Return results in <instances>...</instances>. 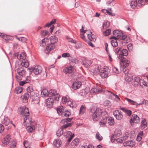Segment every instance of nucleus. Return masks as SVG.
I'll return each mask as SVG.
<instances>
[{"label": "nucleus", "mask_w": 148, "mask_h": 148, "mask_svg": "<svg viewBox=\"0 0 148 148\" xmlns=\"http://www.w3.org/2000/svg\"><path fill=\"white\" fill-rule=\"evenodd\" d=\"M125 99L129 103H130L131 104L133 105H135L136 104V102L133 100H131L125 97Z\"/></svg>", "instance_id": "43"}, {"label": "nucleus", "mask_w": 148, "mask_h": 148, "mask_svg": "<svg viewBox=\"0 0 148 148\" xmlns=\"http://www.w3.org/2000/svg\"><path fill=\"white\" fill-rule=\"evenodd\" d=\"M139 121V117L135 114L132 115V118L130 120V122L131 125H133L134 123H137Z\"/></svg>", "instance_id": "9"}, {"label": "nucleus", "mask_w": 148, "mask_h": 148, "mask_svg": "<svg viewBox=\"0 0 148 148\" xmlns=\"http://www.w3.org/2000/svg\"><path fill=\"white\" fill-rule=\"evenodd\" d=\"M113 115L116 119L118 120H121L123 117V115L118 110H115L113 112Z\"/></svg>", "instance_id": "11"}, {"label": "nucleus", "mask_w": 148, "mask_h": 148, "mask_svg": "<svg viewBox=\"0 0 148 148\" xmlns=\"http://www.w3.org/2000/svg\"><path fill=\"white\" fill-rule=\"evenodd\" d=\"M26 90L27 92L29 93L30 95L33 92H36V91L34 88L33 86L32 85L28 86Z\"/></svg>", "instance_id": "20"}, {"label": "nucleus", "mask_w": 148, "mask_h": 148, "mask_svg": "<svg viewBox=\"0 0 148 148\" xmlns=\"http://www.w3.org/2000/svg\"><path fill=\"white\" fill-rule=\"evenodd\" d=\"M53 145L56 147H60L62 144L61 140L60 139L55 140L53 142Z\"/></svg>", "instance_id": "22"}, {"label": "nucleus", "mask_w": 148, "mask_h": 148, "mask_svg": "<svg viewBox=\"0 0 148 148\" xmlns=\"http://www.w3.org/2000/svg\"><path fill=\"white\" fill-rule=\"evenodd\" d=\"M102 119H101L99 122V125L101 126H105L107 122V118L108 117H106L105 116H102Z\"/></svg>", "instance_id": "21"}, {"label": "nucleus", "mask_w": 148, "mask_h": 148, "mask_svg": "<svg viewBox=\"0 0 148 148\" xmlns=\"http://www.w3.org/2000/svg\"><path fill=\"white\" fill-rule=\"evenodd\" d=\"M71 125V123H67L66 124H65L64 125H62L61 127V129H62V130H63L64 129H66L67 127L70 126V125Z\"/></svg>", "instance_id": "55"}, {"label": "nucleus", "mask_w": 148, "mask_h": 148, "mask_svg": "<svg viewBox=\"0 0 148 148\" xmlns=\"http://www.w3.org/2000/svg\"><path fill=\"white\" fill-rule=\"evenodd\" d=\"M96 138L99 141L102 140L103 138V137L101 136L99 132L96 133Z\"/></svg>", "instance_id": "46"}, {"label": "nucleus", "mask_w": 148, "mask_h": 148, "mask_svg": "<svg viewBox=\"0 0 148 148\" xmlns=\"http://www.w3.org/2000/svg\"><path fill=\"white\" fill-rule=\"evenodd\" d=\"M17 57L18 59H22L25 60L26 58V54L24 53H21L20 54H18L17 55Z\"/></svg>", "instance_id": "28"}, {"label": "nucleus", "mask_w": 148, "mask_h": 148, "mask_svg": "<svg viewBox=\"0 0 148 148\" xmlns=\"http://www.w3.org/2000/svg\"><path fill=\"white\" fill-rule=\"evenodd\" d=\"M64 131L62 130V129L61 128L59 129L57 131L56 133V134L58 137H60L61 136L63 133Z\"/></svg>", "instance_id": "45"}, {"label": "nucleus", "mask_w": 148, "mask_h": 148, "mask_svg": "<svg viewBox=\"0 0 148 148\" xmlns=\"http://www.w3.org/2000/svg\"><path fill=\"white\" fill-rule=\"evenodd\" d=\"M110 39H113L111 41V43L113 47H116L118 46V42L117 41V39H117L116 38L113 36L110 37Z\"/></svg>", "instance_id": "18"}, {"label": "nucleus", "mask_w": 148, "mask_h": 148, "mask_svg": "<svg viewBox=\"0 0 148 148\" xmlns=\"http://www.w3.org/2000/svg\"><path fill=\"white\" fill-rule=\"evenodd\" d=\"M128 55V51L126 49H123L121 50V51L120 54L118 57L119 59H121L122 60V58H125L123 56H126Z\"/></svg>", "instance_id": "13"}, {"label": "nucleus", "mask_w": 148, "mask_h": 148, "mask_svg": "<svg viewBox=\"0 0 148 148\" xmlns=\"http://www.w3.org/2000/svg\"><path fill=\"white\" fill-rule=\"evenodd\" d=\"M59 115H61L63 117H68L71 115V114L69 111L66 110L65 111L62 112V113Z\"/></svg>", "instance_id": "29"}, {"label": "nucleus", "mask_w": 148, "mask_h": 148, "mask_svg": "<svg viewBox=\"0 0 148 148\" xmlns=\"http://www.w3.org/2000/svg\"><path fill=\"white\" fill-rule=\"evenodd\" d=\"M101 90L102 89L101 87L96 86V87H95L94 88H92L91 90V91L93 93H98L100 92Z\"/></svg>", "instance_id": "24"}, {"label": "nucleus", "mask_w": 148, "mask_h": 148, "mask_svg": "<svg viewBox=\"0 0 148 148\" xmlns=\"http://www.w3.org/2000/svg\"><path fill=\"white\" fill-rule=\"evenodd\" d=\"M135 145V142L133 140H127L123 143L124 147L129 146L131 147H134Z\"/></svg>", "instance_id": "12"}, {"label": "nucleus", "mask_w": 148, "mask_h": 148, "mask_svg": "<svg viewBox=\"0 0 148 148\" xmlns=\"http://www.w3.org/2000/svg\"><path fill=\"white\" fill-rule=\"evenodd\" d=\"M123 140L122 139L118 138L116 139V141L118 144L121 143L123 142Z\"/></svg>", "instance_id": "64"}, {"label": "nucleus", "mask_w": 148, "mask_h": 148, "mask_svg": "<svg viewBox=\"0 0 148 148\" xmlns=\"http://www.w3.org/2000/svg\"><path fill=\"white\" fill-rule=\"evenodd\" d=\"M16 71L18 75L21 76L19 77V78H18L20 80L21 79V77L24 76L25 74V71L24 69V68L22 67H19L17 69H16Z\"/></svg>", "instance_id": "7"}, {"label": "nucleus", "mask_w": 148, "mask_h": 148, "mask_svg": "<svg viewBox=\"0 0 148 148\" xmlns=\"http://www.w3.org/2000/svg\"><path fill=\"white\" fill-rule=\"evenodd\" d=\"M49 41V39L47 38H45L42 40V42L40 43V46L42 47L45 46L46 45V43Z\"/></svg>", "instance_id": "40"}, {"label": "nucleus", "mask_w": 148, "mask_h": 148, "mask_svg": "<svg viewBox=\"0 0 148 148\" xmlns=\"http://www.w3.org/2000/svg\"><path fill=\"white\" fill-rule=\"evenodd\" d=\"M74 67L67 66L64 68L63 72L66 74H69L74 71Z\"/></svg>", "instance_id": "10"}, {"label": "nucleus", "mask_w": 148, "mask_h": 148, "mask_svg": "<svg viewBox=\"0 0 148 148\" xmlns=\"http://www.w3.org/2000/svg\"><path fill=\"white\" fill-rule=\"evenodd\" d=\"M82 83L80 82H75L73 83L72 88L74 90H76L79 88L81 86Z\"/></svg>", "instance_id": "17"}, {"label": "nucleus", "mask_w": 148, "mask_h": 148, "mask_svg": "<svg viewBox=\"0 0 148 148\" xmlns=\"http://www.w3.org/2000/svg\"><path fill=\"white\" fill-rule=\"evenodd\" d=\"M18 113L24 116L29 115V111L28 108L23 106L18 108Z\"/></svg>", "instance_id": "4"}, {"label": "nucleus", "mask_w": 148, "mask_h": 148, "mask_svg": "<svg viewBox=\"0 0 148 148\" xmlns=\"http://www.w3.org/2000/svg\"><path fill=\"white\" fill-rule=\"evenodd\" d=\"M67 105L70 107L72 108H75L77 106V105L75 102H72L70 100L67 103Z\"/></svg>", "instance_id": "38"}, {"label": "nucleus", "mask_w": 148, "mask_h": 148, "mask_svg": "<svg viewBox=\"0 0 148 148\" xmlns=\"http://www.w3.org/2000/svg\"><path fill=\"white\" fill-rule=\"evenodd\" d=\"M122 68L123 69V73L125 74V80H127L128 81H130L131 80V79H130V78H129V79H128V77H129V76L127 75V74L128 73V70L127 69H126L125 68Z\"/></svg>", "instance_id": "27"}, {"label": "nucleus", "mask_w": 148, "mask_h": 148, "mask_svg": "<svg viewBox=\"0 0 148 148\" xmlns=\"http://www.w3.org/2000/svg\"><path fill=\"white\" fill-rule=\"evenodd\" d=\"M0 122L8 125L10 123V121L7 117L2 116L0 117Z\"/></svg>", "instance_id": "8"}, {"label": "nucleus", "mask_w": 148, "mask_h": 148, "mask_svg": "<svg viewBox=\"0 0 148 148\" xmlns=\"http://www.w3.org/2000/svg\"><path fill=\"white\" fill-rule=\"evenodd\" d=\"M120 109L124 112L128 116H130L132 114V112L130 110H127L126 108H121Z\"/></svg>", "instance_id": "31"}, {"label": "nucleus", "mask_w": 148, "mask_h": 148, "mask_svg": "<svg viewBox=\"0 0 148 148\" xmlns=\"http://www.w3.org/2000/svg\"><path fill=\"white\" fill-rule=\"evenodd\" d=\"M113 71L116 74H118L119 73L118 68L116 67H114L113 68Z\"/></svg>", "instance_id": "63"}, {"label": "nucleus", "mask_w": 148, "mask_h": 148, "mask_svg": "<svg viewBox=\"0 0 148 148\" xmlns=\"http://www.w3.org/2000/svg\"><path fill=\"white\" fill-rule=\"evenodd\" d=\"M86 111L85 107L83 105H82L80 108L79 114H83Z\"/></svg>", "instance_id": "42"}, {"label": "nucleus", "mask_w": 148, "mask_h": 148, "mask_svg": "<svg viewBox=\"0 0 148 148\" xmlns=\"http://www.w3.org/2000/svg\"><path fill=\"white\" fill-rule=\"evenodd\" d=\"M108 122L109 124L110 125H113L114 123V118L111 117H108Z\"/></svg>", "instance_id": "36"}, {"label": "nucleus", "mask_w": 148, "mask_h": 148, "mask_svg": "<svg viewBox=\"0 0 148 148\" xmlns=\"http://www.w3.org/2000/svg\"><path fill=\"white\" fill-rule=\"evenodd\" d=\"M49 97L54 96V97L55 100H58L60 97V95L56 92V90L51 89L49 90Z\"/></svg>", "instance_id": "6"}, {"label": "nucleus", "mask_w": 148, "mask_h": 148, "mask_svg": "<svg viewBox=\"0 0 148 148\" xmlns=\"http://www.w3.org/2000/svg\"><path fill=\"white\" fill-rule=\"evenodd\" d=\"M115 134L117 136H120L121 134V133L120 130H116L114 132Z\"/></svg>", "instance_id": "51"}, {"label": "nucleus", "mask_w": 148, "mask_h": 148, "mask_svg": "<svg viewBox=\"0 0 148 148\" xmlns=\"http://www.w3.org/2000/svg\"><path fill=\"white\" fill-rule=\"evenodd\" d=\"M113 34L114 36L117 37V39H119L120 36H121V33L118 30H114L113 31Z\"/></svg>", "instance_id": "35"}, {"label": "nucleus", "mask_w": 148, "mask_h": 148, "mask_svg": "<svg viewBox=\"0 0 148 148\" xmlns=\"http://www.w3.org/2000/svg\"><path fill=\"white\" fill-rule=\"evenodd\" d=\"M91 62L90 60H86L83 62L84 66L86 68H88V66L91 65Z\"/></svg>", "instance_id": "37"}, {"label": "nucleus", "mask_w": 148, "mask_h": 148, "mask_svg": "<svg viewBox=\"0 0 148 148\" xmlns=\"http://www.w3.org/2000/svg\"><path fill=\"white\" fill-rule=\"evenodd\" d=\"M127 36L125 35H123V34L121 33V36H120L119 38V39L120 38L123 40H126Z\"/></svg>", "instance_id": "60"}, {"label": "nucleus", "mask_w": 148, "mask_h": 148, "mask_svg": "<svg viewBox=\"0 0 148 148\" xmlns=\"http://www.w3.org/2000/svg\"><path fill=\"white\" fill-rule=\"evenodd\" d=\"M26 130L29 133H32L35 130V127L34 126H31L30 125H26Z\"/></svg>", "instance_id": "30"}, {"label": "nucleus", "mask_w": 148, "mask_h": 148, "mask_svg": "<svg viewBox=\"0 0 148 148\" xmlns=\"http://www.w3.org/2000/svg\"><path fill=\"white\" fill-rule=\"evenodd\" d=\"M23 90V89L22 87L20 86H18L16 88L14 92L16 93L19 94L22 92Z\"/></svg>", "instance_id": "39"}, {"label": "nucleus", "mask_w": 148, "mask_h": 148, "mask_svg": "<svg viewBox=\"0 0 148 148\" xmlns=\"http://www.w3.org/2000/svg\"><path fill=\"white\" fill-rule=\"evenodd\" d=\"M49 32L47 30H44L41 32V34L42 36H45L48 35Z\"/></svg>", "instance_id": "58"}, {"label": "nucleus", "mask_w": 148, "mask_h": 148, "mask_svg": "<svg viewBox=\"0 0 148 148\" xmlns=\"http://www.w3.org/2000/svg\"><path fill=\"white\" fill-rule=\"evenodd\" d=\"M148 2V0H145V1H144V0H138L137 5L139 7H141L143 6L145 4V3H147Z\"/></svg>", "instance_id": "26"}, {"label": "nucleus", "mask_w": 148, "mask_h": 148, "mask_svg": "<svg viewBox=\"0 0 148 148\" xmlns=\"http://www.w3.org/2000/svg\"><path fill=\"white\" fill-rule=\"evenodd\" d=\"M73 134L70 131H67L64 133V135L66 137H69Z\"/></svg>", "instance_id": "49"}, {"label": "nucleus", "mask_w": 148, "mask_h": 148, "mask_svg": "<svg viewBox=\"0 0 148 148\" xmlns=\"http://www.w3.org/2000/svg\"><path fill=\"white\" fill-rule=\"evenodd\" d=\"M22 66L25 67L26 68L28 67L29 66L28 63L26 61H23L21 63Z\"/></svg>", "instance_id": "53"}, {"label": "nucleus", "mask_w": 148, "mask_h": 148, "mask_svg": "<svg viewBox=\"0 0 148 148\" xmlns=\"http://www.w3.org/2000/svg\"><path fill=\"white\" fill-rule=\"evenodd\" d=\"M101 66H98V70L99 73V75L102 78H105L108 77L109 72V69L108 68L105 66L103 68L102 70L100 69Z\"/></svg>", "instance_id": "3"}, {"label": "nucleus", "mask_w": 148, "mask_h": 148, "mask_svg": "<svg viewBox=\"0 0 148 148\" xmlns=\"http://www.w3.org/2000/svg\"><path fill=\"white\" fill-rule=\"evenodd\" d=\"M49 92L46 89H43L41 92V95L43 97L49 96Z\"/></svg>", "instance_id": "32"}, {"label": "nucleus", "mask_w": 148, "mask_h": 148, "mask_svg": "<svg viewBox=\"0 0 148 148\" xmlns=\"http://www.w3.org/2000/svg\"><path fill=\"white\" fill-rule=\"evenodd\" d=\"M110 25V23L109 22L107 21L104 23H103V28L104 29H106L107 28L109 27Z\"/></svg>", "instance_id": "47"}, {"label": "nucleus", "mask_w": 148, "mask_h": 148, "mask_svg": "<svg viewBox=\"0 0 148 148\" xmlns=\"http://www.w3.org/2000/svg\"><path fill=\"white\" fill-rule=\"evenodd\" d=\"M70 100L69 97L68 96L63 97L62 98V102L63 103H65L66 102L67 103Z\"/></svg>", "instance_id": "33"}, {"label": "nucleus", "mask_w": 148, "mask_h": 148, "mask_svg": "<svg viewBox=\"0 0 148 148\" xmlns=\"http://www.w3.org/2000/svg\"><path fill=\"white\" fill-rule=\"evenodd\" d=\"M23 144L26 148H30V144H29V142L27 141H24Z\"/></svg>", "instance_id": "48"}, {"label": "nucleus", "mask_w": 148, "mask_h": 148, "mask_svg": "<svg viewBox=\"0 0 148 148\" xmlns=\"http://www.w3.org/2000/svg\"><path fill=\"white\" fill-rule=\"evenodd\" d=\"M30 94L27 92L25 93L23 96V100H25V102H26L27 101L28 99H29L30 97Z\"/></svg>", "instance_id": "41"}, {"label": "nucleus", "mask_w": 148, "mask_h": 148, "mask_svg": "<svg viewBox=\"0 0 148 148\" xmlns=\"http://www.w3.org/2000/svg\"><path fill=\"white\" fill-rule=\"evenodd\" d=\"M122 59V60L121 59L119 60L122 63L123 66L122 68H125L129 66L130 61L127 60L125 58H123Z\"/></svg>", "instance_id": "15"}, {"label": "nucleus", "mask_w": 148, "mask_h": 148, "mask_svg": "<svg viewBox=\"0 0 148 148\" xmlns=\"http://www.w3.org/2000/svg\"><path fill=\"white\" fill-rule=\"evenodd\" d=\"M55 100V98L54 97V98H48L47 100V101L49 103H52L53 104V103Z\"/></svg>", "instance_id": "54"}, {"label": "nucleus", "mask_w": 148, "mask_h": 148, "mask_svg": "<svg viewBox=\"0 0 148 148\" xmlns=\"http://www.w3.org/2000/svg\"><path fill=\"white\" fill-rule=\"evenodd\" d=\"M29 80L26 79L25 80L21 81L19 82V85L21 86H23L24 84L26 83L29 82Z\"/></svg>", "instance_id": "52"}, {"label": "nucleus", "mask_w": 148, "mask_h": 148, "mask_svg": "<svg viewBox=\"0 0 148 148\" xmlns=\"http://www.w3.org/2000/svg\"><path fill=\"white\" fill-rule=\"evenodd\" d=\"M90 112L92 113V116L94 121H97L101 116H105L106 117H108V116L107 112L102 111L101 109L99 108H92L90 109Z\"/></svg>", "instance_id": "1"}, {"label": "nucleus", "mask_w": 148, "mask_h": 148, "mask_svg": "<svg viewBox=\"0 0 148 148\" xmlns=\"http://www.w3.org/2000/svg\"><path fill=\"white\" fill-rule=\"evenodd\" d=\"M10 139V136L8 134L5 137L3 138V140L2 141V143L4 145H7L9 143Z\"/></svg>", "instance_id": "23"}, {"label": "nucleus", "mask_w": 148, "mask_h": 148, "mask_svg": "<svg viewBox=\"0 0 148 148\" xmlns=\"http://www.w3.org/2000/svg\"><path fill=\"white\" fill-rule=\"evenodd\" d=\"M121 51V48L120 47H118L115 49V52L118 55H119L120 54Z\"/></svg>", "instance_id": "59"}, {"label": "nucleus", "mask_w": 148, "mask_h": 148, "mask_svg": "<svg viewBox=\"0 0 148 148\" xmlns=\"http://www.w3.org/2000/svg\"><path fill=\"white\" fill-rule=\"evenodd\" d=\"M111 32V29H108L106 30L103 32V34L105 36H107L109 35Z\"/></svg>", "instance_id": "50"}, {"label": "nucleus", "mask_w": 148, "mask_h": 148, "mask_svg": "<svg viewBox=\"0 0 148 148\" xmlns=\"http://www.w3.org/2000/svg\"><path fill=\"white\" fill-rule=\"evenodd\" d=\"M50 44H48L46 47L45 51L46 53H49L51 50L53 49L55 47L54 44L58 42V38L55 36H52L50 37Z\"/></svg>", "instance_id": "2"}, {"label": "nucleus", "mask_w": 148, "mask_h": 148, "mask_svg": "<svg viewBox=\"0 0 148 148\" xmlns=\"http://www.w3.org/2000/svg\"><path fill=\"white\" fill-rule=\"evenodd\" d=\"M137 0H132L130 3V6L133 9H134L137 6Z\"/></svg>", "instance_id": "34"}, {"label": "nucleus", "mask_w": 148, "mask_h": 148, "mask_svg": "<svg viewBox=\"0 0 148 148\" xmlns=\"http://www.w3.org/2000/svg\"><path fill=\"white\" fill-rule=\"evenodd\" d=\"M147 126V123L146 119L143 118L140 124V127L142 130L144 129Z\"/></svg>", "instance_id": "25"}, {"label": "nucleus", "mask_w": 148, "mask_h": 148, "mask_svg": "<svg viewBox=\"0 0 148 148\" xmlns=\"http://www.w3.org/2000/svg\"><path fill=\"white\" fill-rule=\"evenodd\" d=\"M75 60H71V62L69 63V66H72V67H74V66L76 64Z\"/></svg>", "instance_id": "56"}, {"label": "nucleus", "mask_w": 148, "mask_h": 148, "mask_svg": "<svg viewBox=\"0 0 148 148\" xmlns=\"http://www.w3.org/2000/svg\"><path fill=\"white\" fill-rule=\"evenodd\" d=\"M30 98L32 101H34V103H39L40 101L39 94L38 93L37 91L31 94L30 95Z\"/></svg>", "instance_id": "5"}, {"label": "nucleus", "mask_w": 148, "mask_h": 148, "mask_svg": "<svg viewBox=\"0 0 148 148\" xmlns=\"http://www.w3.org/2000/svg\"><path fill=\"white\" fill-rule=\"evenodd\" d=\"M107 92H108L111 93L112 95L115 96V98L116 99L117 101H118L117 99H118V100H120V99L119 97V96L115 94H114L112 92L109 91H108Z\"/></svg>", "instance_id": "61"}, {"label": "nucleus", "mask_w": 148, "mask_h": 148, "mask_svg": "<svg viewBox=\"0 0 148 148\" xmlns=\"http://www.w3.org/2000/svg\"><path fill=\"white\" fill-rule=\"evenodd\" d=\"M129 137V136L128 133L127 132H126L124 134L122 138L123 139V140H125L127 139Z\"/></svg>", "instance_id": "57"}, {"label": "nucleus", "mask_w": 148, "mask_h": 148, "mask_svg": "<svg viewBox=\"0 0 148 148\" xmlns=\"http://www.w3.org/2000/svg\"><path fill=\"white\" fill-rule=\"evenodd\" d=\"M42 71V67L39 66H35L33 69V72L35 75H37L41 73Z\"/></svg>", "instance_id": "14"}, {"label": "nucleus", "mask_w": 148, "mask_h": 148, "mask_svg": "<svg viewBox=\"0 0 148 148\" xmlns=\"http://www.w3.org/2000/svg\"><path fill=\"white\" fill-rule=\"evenodd\" d=\"M24 125L26 126L27 125H30L31 123V119L29 116H25L24 118Z\"/></svg>", "instance_id": "16"}, {"label": "nucleus", "mask_w": 148, "mask_h": 148, "mask_svg": "<svg viewBox=\"0 0 148 148\" xmlns=\"http://www.w3.org/2000/svg\"><path fill=\"white\" fill-rule=\"evenodd\" d=\"M62 56L63 58L69 57L70 56V55L68 53H64L62 54Z\"/></svg>", "instance_id": "62"}, {"label": "nucleus", "mask_w": 148, "mask_h": 148, "mask_svg": "<svg viewBox=\"0 0 148 148\" xmlns=\"http://www.w3.org/2000/svg\"><path fill=\"white\" fill-rule=\"evenodd\" d=\"M57 110V112L59 114L62 113V112H64L65 111L64 107L62 106H60L59 108H58Z\"/></svg>", "instance_id": "44"}, {"label": "nucleus", "mask_w": 148, "mask_h": 148, "mask_svg": "<svg viewBox=\"0 0 148 148\" xmlns=\"http://www.w3.org/2000/svg\"><path fill=\"white\" fill-rule=\"evenodd\" d=\"M90 33H87V36L89 39L91 41H95L96 39V36L92 34L91 32H90Z\"/></svg>", "instance_id": "19"}]
</instances>
